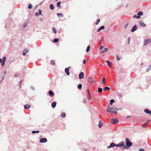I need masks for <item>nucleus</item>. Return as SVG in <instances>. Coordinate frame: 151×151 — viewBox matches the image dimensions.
Listing matches in <instances>:
<instances>
[{
	"label": "nucleus",
	"mask_w": 151,
	"mask_h": 151,
	"mask_svg": "<svg viewBox=\"0 0 151 151\" xmlns=\"http://www.w3.org/2000/svg\"><path fill=\"white\" fill-rule=\"evenodd\" d=\"M126 145H124L123 146H122V147H121V148L122 150L128 149L132 145V143L130 141L128 138L126 139Z\"/></svg>",
	"instance_id": "nucleus-1"
},
{
	"label": "nucleus",
	"mask_w": 151,
	"mask_h": 151,
	"mask_svg": "<svg viewBox=\"0 0 151 151\" xmlns=\"http://www.w3.org/2000/svg\"><path fill=\"white\" fill-rule=\"evenodd\" d=\"M124 145V142L123 141H122L120 142L118 144H116L114 143H112L111 144L107 147L108 149L110 148H112L116 146V147H121L122 146H123Z\"/></svg>",
	"instance_id": "nucleus-2"
},
{
	"label": "nucleus",
	"mask_w": 151,
	"mask_h": 151,
	"mask_svg": "<svg viewBox=\"0 0 151 151\" xmlns=\"http://www.w3.org/2000/svg\"><path fill=\"white\" fill-rule=\"evenodd\" d=\"M109 107L107 109V111L108 112L112 113L114 114H116L117 112L116 111V110L115 109L112 108L110 107L109 106Z\"/></svg>",
	"instance_id": "nucleus-3"
},
{
	"label": "nucleus",
	"mask_w": 151,
	"mask_h": 151,
	"mask_svg": "<svg viewBox=\"0 0 151 151\" xmlns=\"http://www.w3.org/2000/svg\"><path fill=\"white\" fill-rule=\"evenodd\" d=\"M87 81L88 82L90 83H93L94 82H96V81H94L93 78L91 77H88L87 79Z\"/></svg>",
	"instance_id": "nucleus-4"
},
{
	"label": "nucleus",
	"mask_w": 151,
	"mask_h": 151,
	"mask_svg": "<svg viewBox=\"0 0 151 151\" xmlns=\"http://www.w3.org/2000/svg\"><path fill=\"white\" fill-rule=\"evenodd\" d=\"M118 121V119L117 118H116L115 119H111V122L113 124H114L117 122Z\"/></svg>",
	"instance_id": "nucleus-5"
},
{
	"label": "nucleus",
	"mask_w": 151,
	"mask_h": 151,
	"mask_svg": "<svg viewBox=\"0 0 151 151\" xmlns=\"http://www.w3.org/2000/svg\"><path fill=\"white\" fill-rule=\"evenodd\" d=\"M70 68V67L69 66L68 68H67L65 69V71L68 75H69L70 74L69 69Z\"/></svg>",
	"instance_id": "nucleus-6"
},
{
	"label": "nucleus",
	"mask_w": 151,
	"mask_h": 151,
	"mask_svg": "<svg viewBox=\"0 0 151 151\" xmlns=\"http://www.w3.org/2000/svg\"><path fill=\"white\" fill-rule=\"evenodd\" d=\"M151 42V40L150 39L146 40H145L144 42V45H146L150 43Z\"/></svg>",
	"instance_id": "nucleus-7"
},
{
	"label": "nucleus",
	"mask_w": 151,
	"mask_h": 151,
	"mask_svg": "<svg viewBox=\"0 0 151 151\" xmlns=\"http://www.w3.org/2000/svg\"><path fill=\"white\" fill-rule=\"evenodd\" d=\"M79 78L80 79L83 78H84V73L81 72L79 75Z\"/></svg>",
	"instance_id": "nucleus-8"
},
{
	"label": "nucleus",
	"mask_w": 151,
	"mask_h": 151,
	"mask_svg": "<svg viewBox=\"0 0 151 151\" xmlns=\"http://www.w3.org/2000/svg\"><path fill=\"white\" fill-rule=\"evenodd\" d=\"M47 141V139L45 138L41 139L40 140V142L41 143H45Z\"/></svg>",
	"instance_id": "nucleus-9"
},
{
	"label": "nucleus",
	"mask_w": 151,
	"mask_h": 151,
	"mask_svg": "<svg viewBox=\"0 0 151 151\" xmlns=\"http://www.w3.org/2000/svg\"><path fill=\"white\" fill-rule=\"evenodd\" d=\"M145 112L147 114H149L151 116V111L148 109H146L144 110Z\"/></svg>",
	"instance_id": "nucleus-10"
},
{
	"label": "nucleus",
	"mask_w": 151,
	"mask_h": 151,
	"mask_svg": "<svg viewBox=\"0 0 151 151\" xmlns=\"http://www.w3.org/2000/svg\"><path fill=\"white\" fill-rule=\"evenodd\" d=\"M137 29V26L136 25H135L132 29L131 32H134Z\"/></svg>",
	"instance_id": "nucleus-11"
},
{
	"label": "nucleus",
	"mask_w": 151,
	"mask_h": 151,
	"mask_svg": "<svg viewBox=\"0 0 151 151\" xmlns=\"http://www.w3.org/2000/svg\"><path fill=\"white\" fill-rule=\"evenodd\" d=\"M106 63H108L109 67V68H111V63L110 61L108 60H106Z\"/></svg>",
	"instance_id": "nucleus-12"
},
{
	"label": "nucleus",
	"mask_w": 151,
	"mask_h": 151,
	"mask_svg": "<svg viewBox=\"0 0 151 151\" xmlns=\"http://www.w3.org/2000/svg\"><path fill=\"white\" fill-rule=\"evenodd\" d=\"M29 51V50L27 49H24L23 52V54L24 55H26V53L28 52Z\"/></svg>",
	"instance_id": "nucleus-13"
},
{
	"label": "nucleus",
	"mask_w": 151,
	"mask_h": 151,
	"mask_svg": "<svg viewBox=\"0 0 151 151\" xmlns=\"http://www.w3.org/2000/svg\"><path fill=\"white\" fill-rule=\"evenodd\" d=\"M140 25L143 27H145L146 26L145 24L143 22H139Z\"/></svg>",
	"instance_id": "nucleus-14"
},
{
	"label": "nucleus",
	"mask_w": 151,
	"mask_h": 151,
	"mask_svg": "<svg viewBox=\"0 0 151 151\" xmlns=\"http://www.w3.org/2000/svg\"><path fill=\"white\" fill-rule=\"evenodd\" d=\"M56 103L55 102H55H52V105H51L52 107V108H55V106H56Z\"/></svg>",
	"instance_id": "nucleus-15"
},
{
	"label": "nucleus",
	"mask_w": 151,
	"mask_h": 151,
	"mask_svg": "<svg viewBox=\"0 0 151 151\" xmlns=\"http://www.w3.org/2000/svg\"><path fill=\"white\" fill-rule=\"evenodd\" d=\"M31 106L28 104H26L24 106V108L25 109H28Z\"/></svg>",
	"instance_id": "nucleus-16"
},
{
	"label": "nucleus",
	"mask_w": 151,
	"mask_h": 151,
	"mask_svg": "<svg viewBox=\"0 0 151 151\" xmlns=\"http://www.w3.org/2000/svg\"><path fill=\"white\" fill-rule=\"evenodd\" d=\"M49 94L50 96H52L54 95V93L52 91H50L49 92Z\"/></svg>",
	"instance_id": "nucleus-17"
},
{
	"label": "nucleus",
	"mask_w": 151,
	"mask_h": 151,
	"mask_svg": "<svg viewBox=\"0 0 151 151\" xmlns=\"http://www.w3.org/2000/svg\"><path fill=\"white\" fill-rule=\"evenodd\" d=\"M102 83L104 84H105L106 83L105 78L104 77L102 79Z\"/></svg>",
	"instance_id": "nucleus-18"
},
{
	"label": "nucleus",
	"mask_w": 151,
	"mask_h": 151,
	"mask_svg": "<svg viewBox=\"0 0 151 151\" xmlns=\"http://www.w3.org/2000/svg\"><path fill=\"white\" fill-rule=\"evenodd\" d=\"M108 50V49L107 48H104V49L101 52V53H103L104 52H106Z\"/></svg>",
	"instance_id": "nucleus-19"
},
{
	"label": "nucleus",
	"mask_w": 151,
	"mask_h": 151,
	"mask_svg": "<svg viewBox=\"0 0 151 151\" xmlns=\"http://www.w3.org/2000/svg\"><path fill=\"white\" fill-rule=\"evenodd\" d=\"M50 8L51 10L54 9V7L53 5L52 4H50Z\"/></svg>",
	"instance_id": "nucleus-20"
},
{
	"label": "nucleus",
	"mask_w": 151,
	"mask_h": 151,
	"mask_svg": "<svg viewBox=\"0 0 151 151\" xmlns=\"http://www.w3.org/2000/svg\"><path fill=\"white\" fill-rule=\"evenodd\" d=\"M137 14L138 15H139V16H140L142 15L143 14V13L142 11H139L138 12Z\"/></svg>",
	"instance_id": "nucleus-21"
},
{
	"label": "nucleus",
	"mask_w": 151,
	"mask_h": 151,
	"mask_svg": "<svg viewBox=\"0 0 151 151\" xmlns=\"http://www.w3.org/2000/svg\"><path fill=\"white\" fill-rule=\"evenodd\" d=\"M110 88L107 87H105L104 88V91H106L108 90H110Z\"/></svg>",
	"instance_id": "nucleus-22"
},
{
	"label": "nucleus",
	"mask_w": 151,
	"mask_h": 151,
	"mask_svg": "<svg viewBox=\"0 0 151 151\" xmlns=\"http://www.w3.org/2000/svg\"><path fill=\"white\" fill-rule=\"evenodd\" d=\"M115 102V101L114 99H111L110 100V105H112V104L113 103H114Z\"/></svg>",
	"instance_id": "nucleus-23"
},
{
	"label": "nucleus",
	"mask_w": 151,
	"mask_h": 151,
	"mask_svg": "<svg viewBox=\"0 0 151 151\" xmlns=\"http://www.w3.org/2000/svg\"><path fill=\"white\" fill-rule=\"evenodd\" d=\"M82 86L81 84H79L78 86V88L79 89H81L82 88Z\"/></svg>",
	"instance_id": "nucleus-24"
},
{
	"label": "nucleus",
	"mask_w": 151,
	"mask_h": 151,
	"mask_svg": "<svg viewBox=\"0 0 151 151\" xmlns=\"http://www.w3.org/2000/svg\"><path fill=\"white\" fill-rule=\"evenodd\" d=\"M59 40L58 38H56L54 40L53 42H58Z\"/></svg>",
	"instance_id": "nucleus-25"
},
{
	"label": "nucleus",
	"mask_w": 151,
	"mask_h": 151,
	"mask_svg": "<svg viewBox=\"0 0 151 151\" xmlns=\"http://www.w3.org/2000/svg\"><path fill=\"white\" fill-rule=\"evenodd\" d=\"M102 91V88H98V92L99 93H101Z\"/></svg>",
	"instance_id": "nucleus-26"
},
{
	"label": "nucleus",
	"mask_w": 151,
	"mask_h": 151,
	"mask_svg": "<svg viewBox=\"0 0 151 151\" xmlns=\"http://www.w3.org/2000/svg\"><path fill=\"white\" fill-rule=\"evenodd\" d=\"M90 48V46H88L87 47V48L86 50V52H88L89 51Z\"/></svg>",
	"instance_id": "nucleus-27"
},
{
	"label": "nucleus",
	"mask_w": 151,
	"mask_h": 151,
	"mask_svg": "<svg viewBox=\"0 0 151 151\" xmlns=\"http://www.w3.org/2000/svg\"><path fill=\"white\" fill-rule=\"evenodd\" d=\"M32 5L31 4H29L28 5V8L29 9H31L32 8Z\"/></svg>",
	"instance_id": "nucleus-28"
},
{
	"label": "nucleus",
	"mask_w": 151,
	"mask_h": 151,
	"mask_svg": "<svg viewBox=\"0 0 151 151\" xmlns=\"http://www.w3.org/2000/svg\"><path fill=\"white\" fill-rule=\"evenodd\" d=\"M133 17H135L137 19H139L140 18V16H137L136 15H135L133 16Z\"/></svg>",
	"instance_id": "nucleus-29"
},
{
	"label": "nucleus",
	"mask_w": 151,
	"mask_h": 151,
	"mask_svg": "<svg viewBox=\"0 0 151 151\" xmlns=\"http://www.w3.org/2000/svg\"><path fill=\"white\" fill-rule=\"evenodd\" d=\"M61 116L62 117H65V114L64 113H63L61 114Z\"/></svg>",
	"instance_id": "nucleus-30"
},
{
	"label": "nucleus",
	"mask_w": 151,
	"mask_h": 151,
	"mask_svg": "<svg viewBox=\"0 0 151 151\" xmlns=\"http://www.w3.org/2000/svg\"><path fill=\"white\" fill-rule=\"evenodd\" d=\"M103 124L102 123H100L99 124L98 126L99 128H101L102 127Z\"/></svg>",
	"instance_id": "nucleus-31"
},
{
	"label": "nucleus",
	"mask_w": 151,
	"mask_h": 151,
	"mask_svg": "<svg viewBox=\"0 0 151 151\" xmlns=\"http://www.w3.org/2000/svg\"><path fill=\"white\" fill-rule=\"evenodd\" d=\"M52 30L55 33H56V30L55 28H52Z\"/></svg>",
	"instance_id": "nucleus-32"
},
{
	"label": "nucleus",
	"mask_w": 151,
	"mask_h": 151,
	"mask_svg": "<svg viewBox=\"0 0 151 151\" xmlns=\"http://www.w3.org/2000/svg\"><path fill=\"white\" fill-rule=\"evenodd\" d=\"M61 3V2H58V3L57 4V6L58 7H60V6Z\"/></svg>",
	"instance_id": "nucleus-33"
},
{
	"label": "nucleus",
	"mask_w": 151,
	"mask_h": 151,
	"mask_svg": "<svg viewBox=\"0 0 151 151\" xmlns=\"http://www.w3.org/2000/svg\"><path fill=\"white\" fill-rule=\"evenodd\" d=\"M100 19H98L97 20V22L96 23V24H98L100 22Z\"/></svg>",
	"instance_id": "nucleus-34"
},
{
	"label": "nucleus",
	"mask_w": 151,
	"mask_h": 151,
	"mask_svg": "<svg viewBox=\"0 0 151 151\" xmlns=\"http://www.w3.org/2000/svg\"><path fill=\"white\" fill-rule=\"evenodd\" d=\"M6 57H4L3 58H2V61L3 62H5V61H6Z\"/></svg>",
	"instance_id": "nucleus-35"
},
{
	"label": "nucleus",
	"mask_w": 151,
	"mask_h": 151,
	"mask_svg": "<svg viewBox=\"0 0 151 151\" xmlns=\"http://www.w3.org/2000/svg\"><path fill=\"white\" fill-rule=\"evenodd\" d=\"M51 63L52 65H54L55 64V62L53 60H52L51 61Z\"/></svg>",
	"instance_id": "nucleus-36"
},
{
	"label": "nucleus",
	"mask_w": 151,
	"mask_h": 151,
	"mask_svg": "<svg viewBox=\"0 0 151 151\" xmlns=\"http://www.w3.org/2000/svg\"><path fill=\"white\" fill-rule=\"evenodd\" d=\"M39 131L38 130L37 131H33L32 132V133L34 134L36 133H39Z\"/></svg>",
	"instance_id": "nucleus-37"
},
{
	"label": "nucleus",
	"mask_w": 151,
	"mask_h": 151,
	"mask_svg": "<svg viewBox=\"0 0 151 151\" xmlns=\"http://www.w3.org/2000/svg\"><path fill=\"white\" fill-rule=\"evenodd\" d=\"M57 15L58 17H60V15H61L62 17H63V15L61 14L58 13V14H57Z\"/></svg>",
	"instance_id": "nucleus-38"
},
{
	"label": "nucleus",
	"mask_w": 151,
	"mask_h": 151,
	"mask_svg": "<svg viewBox=\"0 0 151 151\" xmlns=\"http://www.w3.org/2000/svg\"><path fill=\"white\" fill-rule=\"evenodd\" d=\"M118 96L119 97H121L122 96V94L121 93H119L118 94Z\"/></svg>",
	"instance_id": "nucleus-39"
},
{
	"label": "nucleus",
	"mask_w": 151,
	"mask_h": 151,
	"mask_svg": "<svg viewBox=\"0 0 151 151\" xmlns=\"http://www.w3.org/2000/svg\"><path fill=\"white\" fill-rule=\"evenodd\" d=\"M105 27L104 26H102L100 27V29H104V28Z\"/></svg>",
	"instance_id": "nucleus-40"
},
{
	"label": "nucleus",
	"mask_w": 151,
	"mask_h": 151,
	"mask_svg": "<svg viewBox=\"0 0 151 151\" xmlns=\"http://www.w3.org/2000/svg\"><path fill=\"white\" fill-rule=\"evenodd\" d=\"M117 60L118 61L120 59V58L118 56V55H116Z\"/></svg>",
	"instance_id": "nucleus-41"
},
{
	"label": "nucleus",
	"mask_w": 151,
	"mask_h": 151,
	"mask_svg": "<svg viewBox=\"0 0 151 151\" xmlns=\"http://www.w3.org/2000/svg\"><path fill=\"white\" fill-rule=\"evenodd\" d=\"M86 63V60L85 59H84L83 61V63L84 64H85Z\"/></svg>",
	"instance_id": "nucleus-42"
},
{
	"label": "nucleus",
	"mask_w": 151,
	"mask_h": 151,
	"mask_svg": "<svg viewBox=\"0 0 151 151\" xmlns=\"http://www.w3.org/2000/svg\"><path fill=\"white\" fill-rule=\"evenodd\" d=\"M5 62H2V63H1V65L2 66H3L4 65V63H5Z\"/></svg>",
	"instance_id": "nucleus-43"
},
{
	"label": "nucleus",
	"mask_w": 151,
	"mask_h": 151,
	"mask_svg": "<svg viewBox=\"0 0 151 151\" xmlns=\"http://www.w3.org/2000/svg\"><path fill=\"white\" fill-rule=\"evenodd\" d=\"M128 44H129V43H130V38H128Z\"/></svg>",
	"instance_id": "nucleus-44"
},
{
	"label": "nucleus",
	"mask_w": 151,
	"mask_h": 151,
	"mask_svg": "<svg viewBox=\"0 0 151 151\" xmlns=\"http://www.w3.org/2000/svg\"><path fill=\"white\" fill-rule=\"evenodd\" d=\"M39 14L40 15L41 14V10L40 9L39 10Z\"/></svg>",
	"instance_id": "nucleus-45"
},
{
	"label": "nucleus",
	"mask_w": 151,
	"mask_h": 151,
	"mask_svg": "<svg viewBox=\"0 0 151 151\" xmlns=\"http://www.w3.org/2000/svg\"><path fill=\"white\" fill-rule=\"evenodd\" d=\"M128 25V24H127L125 26V28H127V26Z\"/></svg>",
	"instance_id": "nucleus-46"
},
{
	"label": "nucleus",
	"mask_w": 151,
	"mask_h": 151,
	"mask_svg": "<svg viewBox=\"0 0 151 151\" xmlns=\"http://www.w3.org/2000/svg\"><path fill=\"white\" fill-rule=\"evenodd\" d=\"M139 151H144V150L143 149H139Z\"/></svg>",
	"instance_id": "nucleus-47"
},
{
	"label": "nucleus",
	"mask_w": 151,
	"mask_h": 151,
	"mask_svg": "<svg viewBox=\"0 0 151 151\" xmlns=\"http://www.w3.org/2000/svg\"><path fill=\"white\" fill-rule=\"evenodd\" d=\"M104 47L103 46H101L100 48V50H101Z\"/></svg>",
	"instance_id": "nucleus-48"
},
{
	"label": "nucleus",
	"mask_w": 151,
	"mask_h": 151,
	"mask_svg": "<svg viewBox=\"0 0 151 151\" xmlns=\"http://www.w3.org/2000/svg\"><path fill=\"white\" fill-rule=\"evenodd\" d=\"M35 15L36 16H37L39 15V14L38 12H37L35 13Z\"/></svg>",
	"instance_id": "nucleus-49"
},
{
	"label": "nucleus",
	"mask_w": 151,
	"mask_h": 151,
	"mask_svg": "<svg viewBox=\"0 0 151 151\" xmlns=\"http://www.w3.org/2000/svg\"><path fill=\"white\" fill-rule=\"evenodd\" d=\"M27 24H24L23 25V27H25L27 26Z\"/></svg>",
	"instance_id": "nucleus-50"
},
{
	"label": "nucleus",
	"mask_w": 151,
	"mask_h": 151,
	"mask_svg": "<svg viewBox=\"0 0 151 151\" xmlns=\"http://www.w3.org/2000/svg\"><path fill=\"white\" fill-rule=\"evenodd\" d=\"M87 88H88V94H89H89H90V92H89V88H88V87H87Z\"/></svg>",
	"instance_id": "nucleus-51"
},
{
	"label": "nucleus",
	"mask_w": 151,
	"mask_h": 151,
	"mask_svg": "<svg viewBox=\"0 0 151 151\" xmlns=\"http://www.w3.org/2000/svg\"><path fill=\"white\" fill-rule=\"evenodd\" d=\"M115 109L116 110V111H118L119 110V109L116 108V109Z\"/></svg>",
	"instance_id": "nucleus-52"
},
{
	"label": "nucleus",
	"mask_w": 151,
	"mask_h": 151,
	"mask_svg": "<svg viewBox=\"0 0 151 151\" xmlns=\"http://www.w3.org/2000/svg\"><path fill=\"white\" fill-rule=\"evenodd\" d=\"M101 29H100V28L98 29L97 30V32H100V31L101 30Z\"/></svg>",
	"instance_id": "nucleus-53"
},
{
	"label": "nucleus",
	"mask_w": 151,
	"mask_h": 151,
	"mask_svg": "<svg viewBox=\"0 0 151 151\" xmlns=\"http://www.w3.org/2000/svg\"><path fill=\"white\" fill-rule=\"evenodd\" d=\"M101 29H100V28L98 29L97 30V32H100V31L101 30Z\"/></svg>",
	"instance_id": "nucleus-54"
},
{
	"label": "nucleus",
	"mask_w": 151,
	"mask_h": 151,
	"mask_svg": "<svg viewBox=\"0 0 151 151\" xmlns=\"http://www.w3.org/2000/svg\"><path fill=\"white\" fill-rule=\"evenodd\" d=\"M142 127H146V126L145 125H142Z\"/></svg>",
	"instance_id": "nucleus-55"
},
{
	"label": "nucleus",
	"mask_w": 151,
	"mask_h": 151,
	"mask_svg": "<svg viewBox=\"0 0 151 151\" xmlns=\"http://www.w3.org/2000/svg\"><path fill=\"white\" fill-rule=\"evenodd\" d=\"M130 117H131V116H127V118H130Z\"/></svg>",
	"instance_id": "nucleus-56"
},
{
	"label": "nucleus",
	"mask_w": 151,
	"mask_h": 151,
	"mask_svg": "<svg viewBox=\"0 0 151 151\" xmlns=\"http://www.w3.org/2000/svg\"><path fill=\"white\" fill-rule=\"evenodd\" d=\"M89 96L90 99L91 100V96L90 94L89 95Z\"/></svg>",
	"instance_id": "nucleus-57"
},
{
	"label": "nucleus",
	"mask_w": 151,
	"mask_h": 151,
	"mask_svg": "<svg viewBox=\"0 0 151 151\" xmlns=\"http://www.w3.org/2000/svg\"><path fill=\"white\" fill-rule=\"evenodd\" d=\"M2 61V60L1 59H0V63Z\"/></svg>",
	"instance_id": "nucleus-58"
},
{
	"label": "nucleus",
	"mask_w": 151,
	"mask_h": 151,
	"mask_svg": "<svg viewBox=\"0 0 151 151\" xmlns=\"http://www.w3.org/2000/svg\"><path fill=\"white\" fill-rule=\"evenodd\" d=\"M22 81H21L19 82V83H20V84H21V83H22Z\"/></svg>",
	"instance_id": "nucleus-59"
},
{
	"label": "nucleus",
	"mask_w": 151,
	"mask_h": 151,
	"mask_svg": "<svg viewBox=\"0 0 151 151\" xmlns=\"http://www.w3.org/2000/svg\"><path fill=\"white\" fill-rule=\"evenodd\" d=\"M149 121V120H148V121H147V122H146V123H148V121Z\"/></svg>",
	"instance_id": "nucleus-60"
},
{
	"label": "nucleus",
	"mask_w": 151,
	"mask_h": 151,
	"mask_svg": "<svg viewBox=\"0 0 151 151\" xmlns=\"http://www.w3.org/2000/svg\"><path fill=\"white\" fill-rule=\"evenodd\" d=\"M56 1H57L58 0H55Z\"/></svg>",
	"instance_id": "nucleus-61"
}]
</instances>
